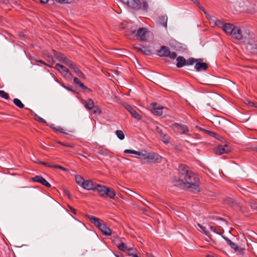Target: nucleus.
Instances as JSON below:
<instances>
[{
	"instance_id": "f257e3e1",
	"label": "nucleus",
	"mask_w": 257,
	"mask_h": 257,
	"mask_svg": "<svg viewBox=\"0 0 257 257\" xmlns=\"http://www.w3.org/2000/svg\"><path fill=\"white\" fill-rule=\"evenodd\" d=\"M180 177H175L173 180L174 185L179 187H186L196 189L198 186L199 178L197 175L189 171L188 167L180 165L179 168Z\"/></svg>"
},
{
	"instance_id": "f03ea898",
	"label": "nucleus",
	"mask_w": 257,
	"mask_h": 257,
	"mask_svg": "<svg viewBox=\"0 0 257 257\" xmlns=\"http://www.w3.org/2000/svg\"><path fill=\"white\" fill-rule=\"evenodd\" d=\"M124 153L142 156L144 159L146 160L149 163H155L160 162L162 159V157L159 155L154 153H149L145 150L136 151L133 150L126 149L124 151Z\"/></svg>"
},
{
	"instance_id": "7ed1b4c3",
	"label": "nucleus",
	"mask_w": 257,
	"mask_h": 257,
	"mask_svg": "<svg viewBox=\"0 0 257 257\" xmlns=\"http://www.w3.org/2000/svg\"><path fill=\"white\" fill-rule=\"evenodd\" d=\"M53 52L57 61L65 63L68 66L72 68L78 77L81 78H85L84 74L71 61L68 60L63 54L56 51H53Z\"/></svg>"
},
{
	"instance_id": "20e7f679",
	"label": "nucleus",
	"mask_w": 257,
	"mask_h": 257,
	"mask_svg": "<svg viewBox=\"0 0 257 257\" xmlns=\"http://www.w3.org/2000/svg\"><path fill=\"white\" fill-rule=\"evenodd\" d=\"M244 43L246 45L247 49L252 53H257V38L253 33L245 37Z\"/></svg>"
},
{
	"instance_id": "39448f33",
	"label": "nucleus",
	"mask_w": 257,
	"mask_h": 257,
	"mask_svg": "<svg viewBox=\"0 0 257 257\" xmlns=\"http://www.w3.org/2000/svg\"><path fill=\"white\" fill-rule=\"evenodd\" d=\"M95 190H96L99 195L102 197H109L111 199H113L115 196V192L113 189L108 188L105 186H102L97 184Z\"/></svg>"
},
{
	"instance_id": "423d86ee",
	"label": "nucleus",
	"mask_w": 257,
	"mask_h": 257,
	"mask_svg": "<svg viewBox=\"0 0 257 257\" xmlns=\"http://www.w3.org/2000/svg\"><path fill=\"white\" fill-rule=\"evenodd\" d=\"M251 34V33H248L246 32L243 33L242 31L239 27H235L231 36L233 38L236 40H242V42L244 43L245 37H247V35H250Z\"/></svg>"
},
{
	"instance_id": "0eeeda50",
	"label": "nucleus",
	"mask_w": 257,
	"mask_h": 257,
	"mask_svg": "<svg viewBox=\"0 0 257 257\" xmlns=\"http://www.w3.org/2000/svg\"><path fill=\"white\" fill-rule=\"evenodd\" d=\"M151 105L153 107L152 112L156 115L160 116L163 113L166 114L168 111L167 107L161 106L156 103H152Z\"/></svg>"
},
{
	"instance_id": "6e6552de",
	"label": "nucleus",
	"mask_w": 257,
	"mask_h": 257,
	"mask_svg": "<svg viewBox=\"0 0 257 257\" xmlns=\"http://www.w3.org/2000/svg\"><path fill=\"white\" fill-rule=\"evenodd\" d=\"M123 4L134 9H139L141 8V0H121Z\"/></svg>"
},
{
	"instance_id": "1a4fd4ad",
	"label": "nucleus",
	"mask_w": 257,
	"mask_h": 257,
	"mask_svg": "<svg viewBox=\"0 0 257 257\" xmlns=\"http://www.w3.org/2000/svg\"><path fill=\"white\" fill-rule=\"evenodd\" d=\"M53 51H54V50H52L53 55H52V62H50L49 61V67H53V68H56L61 74H62L63 72H64L65 71V70L67 69V68H66L64 66H63L61 64H59L58 63H57L55 66L53 65L55 62V61L54 59H56L54 56ZM56 60L57 61V60Z\"/></svg>"
},
{
	"instance_id": "9d476101",
	"label": "nucleus",
	"mask_w": 257,
	"mask_h": 257,
	"mask_svg": "<svg viewBox=\"0 0 257 257\" xmlns=\"http://www.w3.org/2000/svg\"><path fill=\"white\" fill-rule=\"evenodd\" d=\"M229 152L230 149L227 144H225L224 146H218L214 150L215 153L218 155H221L223 154H227Z\"/></svg>"
},
{
	"instance_id": "9b49d317",
	"label": "nucleus",
	"mask_w": 257,
	"mask_h": 257,
	"mask_svg": "<svg viewBox=\"0 0 257 257\" xmlns=\"http://www.w3.org/2000/svg\"><path fill=\"white\" fill-rule=\"evenodd\" d=\"M123 106L135 118L138 120L141 119V115L135 110L133 107L127 103H124Z\"/></svg>"
},
{
	"instance_id": "f8f14e48",
	"label": "nucleus",
	"mask_w": 257,
	"mask_h": 257,
	"mask_svg": "<svg viewBox=\"0 0 257 257\" xmlns=\"http://www.w3.org/2000/svg\"><path fill=\"white\" fill-rule=\"evenodd\" d=\"M174 129L175 131L181 134H186L189 132V130L186 125L178 123H175L174 124Z\"/></svg>"
},
{
	"instance_id": "ddd939ff",
	"label": "nucleus",
	"mask_w": 257,
	"mask_h": 257,
	"mask_svg": "<svg viewBox=\"0 0 257 257\" xmlns=\"http://www.w3.org/2000/svg\"><path fill=\"white\" fill-rule=\"evenodd\" d=\"M201 59H198L195 65V68L197 71H200L202 70H206L208 65L207 63L203 62Z\"/></svg>"
},
{
	"instance_id": "4468645a",
	"label": "nucleus",
	"mask_w": 257,
	"mask_h": 257,
	"mask_svg": "<svg viewBox=\"0 0 257 257\" xmlns=\"http://www.w3.org/2000/svg\"><path fill=\"white\" fill-rule=\"evenodd\" d=\"M96 185L97 184L93 183L92 181L87 180H85L81 187L87 190L95 191Z\"/></svg>"
},
{
	"instance_id": "2eb2a0df",
	"label": "nucleus",
	"mask_w": 257,
	"mask_h": 257,
	"mask_svg": "<svg viewBox=\"0 0 257 257\" xmlns=\"http://www.w3.org/2000/svg\"><path fill=\"white\" fill-rule=\"evenodd\" d=\"M134 48L138 52H140L144 54L149 55L152 54L151 49L147 46H135Z\"/></svg>"
},
{
	"instance_id": "dca6fc26",
	"label": "nucleus",
	"mask_w": 257,
	"mask_h": 257,
	"mask_svg": "<svg viewBox=\"0 0 257 257\" xmlns=\"http://www.w3.org/2000/svg\"><path fill=\"white\" fill-rule=\"evenodd\" d=\"M101 232L105 235H110L111 234V229L102 222L98 227Z\"/></svg>"
},
{
	"instance_id": "f3484780",
	"label": "nucleus",
	"mask_w": 257,
	"mask_h": 257,
	"mask_svg": "<svg viewBox=\"0 0 257 257\" xmlns=\"http://www.w3.org/2000/svg\"><path fill=\"white\" fill-rule=\"evenodd\" d=\"M169 52L170 50L168 47L162 46L160 49L157 51V54L160 57H167Z\"/></svg>"
},
{
	"instance_id": "a211bd4d",
	"label": "nucleus",
	"mask_w": 257,
	"mask_h": 257,
	"mask_svg": "<svg viewBox=\"0 0 257 257\" xmlns=\"http://www.w3.org/2000/svg\"><path fill=\"white\" fill-rule=\"evenodd\" d=\"M32 180L34 182L40 183L46 187H48V182L41 176H36L32 178Z\"/></svg>"
},
{
	"instance_id": "6ab92c4d",
	"label": "nucleus",
	"mask_w": 257,
	"mask_h": 257,
	"mask_svg": "<svg viewBox=\"0 0 257 257\" xmlns=\"http://www.w3.org/2000/svg\"><path fill=\"white\" fill-rule=\"evenodd\" d=\"M147 32L146 29L140 28L138 30L137 35L141 41H145L146 40L145 35Z\"/></svg>"
},
{
	"instance_id": "aec40b11",
	"label": "nucleus",
	"mask_w": 257,
	"mask_h": 257,
	"mask_svg": "<svg viewBox=\"0 0 257 257\" xmlns=\"http://www.w3.org/2000/svg\"><path fill=\"white\" fill-rule=\"evenodd\" d=\"M235 26L229 23H225L222 30L227 34L231 35L234 30Z\"/></svg>"
},
{
	"instance_id": "412c9836",
	"label": "nucleus",
	"mask_w": 257,
	"mask_h": 257,
	"mask_svg": "<svg viewBox=\"0 0 257 257\" xmlns=\"http://www.w3.org/2000/svg\"><path fill=\"white\" fill-rule=\"evenodd\" d=\"M81 102L88 110H91L93 107H94V103L91 99H88L86 100H82Z\"/></svg>"
},
{
	"instance_id": "4be33fe9",
	"label": "nucleus",
	"mask_w": 257,
	"mask_h": 257,
	"mask_svg": "<svg viewBox=\"0 0 257 257\" xmlns=\"http://www.w3.org/2000/svg\"><path fill=\"white\" fill-rule=\"evenodd\" d=\"M176 61L177 62L176 66L178 68H181L186 65V60L182 56H179L177 58Z\"/></svg>"
},
{
	"instance_id": "5701e85b",
	"label": "nucleus",
	"mask_w": 257,
	"mask_h": 257,
	"mask_svg": "<svg viewBox=\"0 0 257 257\" xmlns=\"http://www.w3.org/2000/svg\"><path fill=\"white\" fill-rule=\"evenodd\" d=\"M88 218L90 220V221L93 223L94 225H95L97 227L101 224L102 222L100 221L99 219L96 218L93 216H89Z\"/></svg>"
},
{
	"instance_id": "b1692460",
	"label": "nucleus",
	"mask_w": 257,
	"mask_h": 257,
	"mask_svg": "<svg viewBox=\"0 0 257 257\" xmlns=\"http://www.w3.org/2000/svg\"><path fill=\"white\" fill-rule=\"evenodd\" d=\"M230 247L234 250V251L236 252H237L239 254H242L243 252V249L239 247L237 244L233 242L231 244V245H230Z\"/></svg>"
},
{
	"instance_id": "393cba45",
	"label": "nucleus",
	"mask_w": 257,
	"mask_h": 257,
	"mask_svg": "<svg viewBox=\"0 0 257 257\" xmlns=\"http://www.w3.org/2000/svg\"><path fill=\"white\" fill-rule=\"evenodd\" d=\"M126 252L129 256H132V257H134L135 255H137V250L134 247L128 248Z\"/></svg>"
},
{
	"instance_id": "a878e982",
	"label": "nucleus",
	"mask_w": 257,
	"mask_h": 257,
	"mask_svg": "<svg viewBox=\"0 0 257 257\" xmlns=\"http://www.w3.org/2000/svg\"><path fill=\"white\" fill-rule=\"evenodd\" d=\"M212 21L214 23V25L219 28H223L225 24L222 20L214 19L212 20Z\"/></svg>"
},
{
	"instance_id": "bb28decb",
	"label": "nucleus",
	"mask_w": 257,
	"mask_h": 257,
	"mask_svg": "<svg viewBox=\"0 0 257 257\" xmlns=\"http://www.w3.org/2000/svg\"><path fill=\"white\" fill-rule=\"evenodd\" d=\"M235 128V126L233 124L230 122H227L226 126L225 128V131L229 133L233 132V128Z\"/></svg>"
},
{
	"instance_id": "cd10ccee",
	"label": "nucleus",
	"mask_w": 257,
	"mask_h": 257,
	"mask_svg": "<svg viewBox=\"0 0 257 257\" xmlns=\"http://www.w3.org/2000/svg\"><path fill=\"white\" fill-rule=\"evenodd\" d=\"M161 140L165 144H168L170 141V137L166 133L160 136Z\"/></svg>"
},
{
	"instance_id": "c85d7f7f",
	"label": "nucleus",
	"mask_w": 257,
	"mask_h": 257,
	"mask_svg": "<svg viewBox=\"0 0 257 257\" xmlns=\"http://www.w3.org/2000/svg\"><path fill=\"white\" fill-rule=\"evenodd\" d=\"M13 102L17 107L20 108H23L24 107V104L18 98H14L13 100Z\"/></svg>"
},
{
	"instance_id": "c756f323",
	"label": "nucleus",
	"mask_w": 257,
	"mask_h": 257,
	"mask_svg": "<svg viewBox=\"0 0 257 257\" xmlns=\"http://www.w3.org/2000/svg\"><path fill=\"white\" fill-rule=\"evenodd\" d=\"M61 75L64 77L66 79H71L72 78V74L70 71L67 68L64 72H63Z\"/></svg>"
},
{
	"instance_id": "7c9ffc66",
	"label": "nucleus",
	"mask_w": 257,
	"mask_h": 257,
	"mask_svg": "<svg viewBox=\"0 0 257 257\" xmlns=\"http://www.w3.org/2000/svg\"><path fill=\"white\" fill-rule=\"evenodd\" d=\"M75 180L76 183L81 187L82 186L85 180L80 176L77 175L75 176Z\"/></svg>"
},
{
	"instance_id": "2f4dec72",
	"label": "nucleus",
	"mask_w": 257,
	"mask_h": 257,
	"mask_svg": "<svg viewBox=\"0 0 257 257\" xmlns=\"http://www.w3.org/2000/svg\"><path fill=\"white\" fill-rule=\"evenodd\" d=\"M168 18L166 16H164L160 18L159 21L161 24L164 26L167 27Z\"/></svg>"
},
{
	"instance_id": "473e14b6",
	"label": "nucleus",
	"mask_w": 257,
	"mask_h": 257,
	"mask_svg": "<svg viewBox=\"0 0 257 257\" xmlns=\"http://www.w3.org/2000/svg\"><path fill=\"white\" fill-rule=\"evenodd\" d=\"M49 168H55V169H59L64 172H68L69 170L67 168H65L62 166L57 165H50L49 164Z\"/></svg>"
},
{
	"instance_id": "72a5a7b5",
	"label": "nucleus",
	"mask_w": 257,
	"mask_h": 257,
	"mask_svg": "<svg viewBox=\"0 0 257 257\" xmlns=\"http://www.w3.org/2000/svg\"><path fill=\"white\" fill-rule=\"evenodd\" d=\"M197 59H194L193 58H189L188 60H186V65H192L193 64H196Z\"/></svg>"
},
{
	"instance_id": "f704fd0d",
	"label": "nucleus",
	"mask_w": 257,
	"mask_h": 257,
	"mask_svg": "<svg viewBox=\"0 0 257 257\" xmlns=\"http://www.w3.org/2000/svg\"><path fill=\"white\" fill-rule=\"evenodd\" d=\"M115 134L117 137L121 140H122L124 139V135L122 131L120 130H117L115 132Z\"/></svg>"
},
{
	"instance_id": "c9c22d12",
	"label": "nucleus",
	"mask_w": 257,
	"mask_h": 257,
	"mask_svg": "<svg viewBox=\"0 0 257 257\" xmlns=\"http://www.w3.org/2000/svg\"><path fill=\"white\" fill-rule=\"evenodd\" d=\"M117 247L119 249L125 252H126L128 248L125 244L124 243H120V244L117 245Z\"/></svg>"
},
{
	"instance_id": "e433bc0d",
	"label": "nucleus",
	"mask_w": 257,
	"mask_h": 257,
	"mask_svg": "<svg viewBox=\"0 0 257 257\" xmlns=\"http://www.w3.org/2000/svg\"><path fill=\"white\" fill-rule=\"evenodd\" d=\"M0 97L6 99H9L10 98L9 94L4 90H0Z\"/></svg>"
},
{
	"instance_id": "4c0bfd02",
	"label": "nucleus",
	"mask_w": 257,
	"mask_h": 257,
	"mask_svg": "<svg viewBox=\"0 0 257 257\" xmlns=\"http://www.w3.org/2000/svg\"><path fill=\"white\" fill-rule=\"evenodd\" d=\"M91 110H92V111L93 113H99L100 114L101 113V110L100 109L94 105V107H93Z\"/></svg>"
},
{
	"instance_id": "58836bf2",
	"label": "nucleus",
	"mask_w": 257,
	"mask_h": 257,
	"mask_svg": "<svg viewBox=\"0 0 257 257\" xmlns=\"http://www.w3.org/2000/svg\"><path fill=\"white\" fill-rule=\"evenodd\" d=\"M198 225L207 236H209L210 235L209 231L206 230V228L204 226H203L200 224H198Z\"/></svg>"
},
{
	"instance_id": "ea45409f",
	"label": "nucleus",
	"mask_w": 257,
	"mask_h": 257,
	"mask_svg": "<svg viewBox=\"0 0 257 257\" xmlns=\"http://www.w3.org/2000/svg\"><path fill=\"white\" fill-rule=\"evenodd\" d=\"M244 6V3L242 2H240V1H237L235 5H234V7L236 8H237V7L241 8Z\"/></svg>"
},
{
	"instance_id": "a19ab883",
	"label": "nucleus",
	"mask_w": 257,
	"mask_h": 257,
	"mask_svg": "<svg viewBox=\"0 0 257 257\" xmlns=\"http://www.w3.org/2000/svg\"><path fill=\"white\" fill-rule=\"evenodd\" d=\"M156 131L159 135L160 136L161 135H163V134H164V133L162 131V129L161 128V127L159 126H157L156 127Z\"/></svg>"
},
{
	"instance_id": "79ce46f5",
	"label": "nucleus",
	"mask_w": 257,
	"mask_h": 257,
	"mask_svg": "<svg viewBox=\"0 0 257 257\" xmlns=\"http://www.w3.org/2000/svg\"><path fill=\"white\" fill-rule=\"evenodd\" d=\"M171 59H174L177 57V54L175 52H172L171 53L170 51L169 52V54H168V56Z\"/></svg>"
},
{
	"instance_id": "37998d69",
	"label": "nucleus",
	"mask_w": 257,
	"mask_h": 257,
	"mask_svg": "<svg viewBox=\"0 0 257 257\" xmlns=\"http://www.w3.org/2000/svg\"><path fill=\"white\" fill-rule=\"evenodd\" d=\"M55 1L60 4H69L71 2V0H55Z\"/></svg>"
},
{
	"instance_id": "c03bdc74",
	"label": "nucleus",
	"mask_w": 257,
	"mask_h": 257,
	"mask_svg": "<svg viewBox=\"0 0 257 257\" xmlns=\"http://www.w3.org/2000/svg\"><path fill=\"white\" fill-rule=\"evenodd\" d=\"M245 103L250 106L256 107V105L253 102L250 101L249 100H246L245 101Z\"/></svg>"
},
{
	"instance_id": "a18cd8bd",
	"label": "nucleus",
	"mask_w": 257,
	"mask_h": 257,
	"mask_svg": "<svg viewBox=\"0 0 257 257\" xmlns=\"http://www.w3.org/2000/svg\"><path fill=\"white\" fill-rule=\"evenodd\" d=\"M68 208H69V210H68L69 211L73 213L74 214H75V215L77 214V213H76L77 211L76 209H75L74 208H73V207H72L70 206H68Z\"/></svg>"
},
{
	"instance_id": "49530a36",
	"label": "nucleus",
	"mask_w": 257,
	"mask_h": 257,
	"mask_svg": "<svg viewBox=\"0 0 257 257\" xmlns=\"http://www.w3.org/2000/svg\"><path fill=\"white\" fill-rule=\"evenodd\" d=\"M36 119L40 122L45 123H46V121L43 118L38 116L37 115H36Z\"/></svg>"
},
{
	"instance_id": "de8ad7c7",
	"label": "nucleus",
	"mask_w": 257,
	"mask_h": 257,
	"mask_svg": "<svg viewBox=\"0 0 257 257\" xmlns=\"http://www.w3.org/2000/svg\"><path fill=\"white\" fill-rule=\"evenodd\" d=\"M226 203L229 205H233L234 200L232 198H229V199L226 200Z\"/></svg>"
},
{
	"instance_id": "09e8293b",
	"label": "nucleus",
	"mask_w": 257,
	"mask_h": 257,
	"mask_svg": "<svg viewBox=\"0 0 257 257\" xmlns=\"http://www.w3.org/2000/svg\"><path fill=\"white\" fill-rule=\"evenodd\" d=\"M210 230L216 233H219L218 232L217 228L216 227H213V226H210Z\"/></svg>"
},
{
	"instance_id": "8fccbe9b",
	"label": "nucleus",
	"mask_w": 257,
	"mask_h": 257,
	"mask_svg": "<svg viewBox=\"0 0 257 257\" xmlns=\"http://www.w3.org/2000/svg\"><path fill=\"white\" fill-rule=\"evenodd\" d=\"M141 1H142L141 0ZM143 5V7L144 9H147V3L146 2H144L143 0H142V2H141V6Z\"/></svg>"
},
{
	"instance_id": "3c124183",
	"label": "nucleus",
	"mask_w": 257,
	"mask_h": 257,
	"mask_svg": "<svg viewBox=\"0 0 257 257\" xmlns=\"http://www.w3.org/2000/svg\"><path fill=\"white\" fill-rule=\"evenodd\" d=\"M223 237L226 240L227 243L228 245H229L230 246L231 245V244L233 243L232 241H231L230 239H229L227 237Z\"/></svg>"
},
{
	"instance_id": "603ef678",
	"label": "nucleus",
	"mask_w": 257,
	"mask_h": 257,
	"mask_svg": "<svg viewBox=\"0 0 257 257\" xmlns=\"http://www.w3.org/2000/svg\"><path fill=\"white\" fill-rule=\"evenodd\" d=\"M223 237L226 240L227 243L228 245H229L230 246L231 245V244L233 243L232 241H231L230 239H229L227 237Z\"/></svg>"
},
{
	"instance_id": "864d4df0",
	"label": "nucleus",
	"mask_w": 257,
	"mask_h": 257,
	"mask_svg": "<svg viewBox=\"0 0 257 257\" xmlns=\"http://www.w3.org/2000/svg\"><path fill=\"white\" fill-rule=\"evenodd\" d=\"M74 82L76 84H79V83H80L81 81L77 77H74Z\"/></svg>"
},
{
	"instance_id": "5fc2aeb1",
	"label": "nucleus",
	"mask_w": 257,
	"mask_h": 257,
	"mask_svg": "<svg viewBox=\"0 0 257 257\" xmlns=\"http://www.w3.org/2000/svg\"><path fill=\"white\" fill-rule=\"evenodd\" d=\"M206 257H218L216 254L210 253L206 255Z\"/></svg>"
},
{
	"instance_id": "6e6d98bb",
	"label": "nucleus",
	"mask_w": 257,
	"mask_h": 257,
	"mask_svg": "<svg viewBox=\"0 0 257 257\" xmlns=\"http://www.w3.org/2000/svg\"><path fill=\"white\" fill-rule=\"evenodd\" d=\"M51 127H52V128L54 129L56 132H61V133H63V132L62 131V130H63L62 128L57 129V128H55L53 127L52 125L51 126Z\"/></svg>"
},
{
	"instance_id": "4d7b16f0",
	"label": "nucleus",
	"mask_w": 257,
	"mask_h": 257,
	"mask_svg": "<svg viewBox=\"0 0 257 257\" xmlns=\"http://www.w3.org/2000/svg\"><path fill=\"white\" fill-rule=\"evenodd\" d=\"M78 85L80 86V87H81L82 88H84V89H86L87 88V87L82 82H80V83H79Z\"/></svg>"
},
{
	"instance_id": "13d9d810",
	"label": "nucleus",
	"mask_w": 257,
	"mask_h": 257,
	"mask_svg": "<svg viewBox=\"0 0 257 257\" xmlns=\"http://www.w3.org/2000/svg\"><path fill=\"white\" fill-rule=\"evenodd\" d=\"M62 145L64 146H66V147H71V148H72L73 147V145H71L70 144H61Z\"/></svg>"
},
{
	"instance_id": "bf43d9fd",
	"label": "nucleus",
	"mask_w": 257,
	"mask_h": 257,
	"mask_svg": "<svg viewBox=\"0 0 257 257\" xmlns=\"http://www.w3.org/2000/svg\"><path fill=\"white\" fill-rule=\"evenodd\" d=\"M64 192H65V194L68 196V197H70V194L69 193V192L67 190H64Z\"/></svg>"
},
{
	"instance_id": "052dcab7",
	"label": "nucleus",
	"mask_w": 257,
	"mask_h": 257,
	"mask_svg": "<svg viewBox=\"0 0 257 257\" xmlns=\"http://www.w3.org/2000/svg\"><path fill=\"white\" fill-rule=\"evenodd\" d=\"M40 1L41 2V3L46 4V3H47V2H48V0H40Z\"/></svg>"
},
{
	"instance_id": "680f3d73",
	"label": "nucleus",
	"mask_w": 257,
	"mask_h": 257,
	"mask_svg": "<svg viewBox=\"0 0 257 257\" xmlns=\"http://www.w3.org/2000/svg\"><path fill=\"white\" fill-rule=\"evenodd\" d=\"M194 3L196 4V5H197V6L199 7L200 4L198 1H195L194 2Z\"/></svg>"
},
{
	"instance_id": "e2e57ef3",
	"label": "nucleus",
	"mask_w": 257,
	"mask_h": 257,
	"mask_svg": "<svg viewBox=\"0 0 257 257\" xmlns=\"http://www.w3.org/2000/svg\"><path fill=\"white\" fill-rule=\"evenodd\" d=\"M42 164L45 166H47V165H48V164L47 163H45V162H42Z\"/></svg>"
},
{
	"instance_id": "0e129e2a",
	"label": "nucleus",
	"mask_w": 257,
	"mask_h": 257,
	"mask_svg": "<svg viewBox=\"0 0 257 257\" xmlns=\"http://www.w3.org/2000/svg\"><path fill=\"white\" fill-rule=\"evenodd\" d=\"M40 62H41V63H44L45 65H48V64H47L46 63H44V62H42V61H40Z\"/></svg>"
},
{
	"instance_id": "69168bd1",
	"label": "nucleus",
	"mask_w": 257,
	"mask_h": 257,
	"mask_svg": "<svg viewBox=\"0 0 257 257\" xmlns=\"http://www.w3.org/2000/svg\"><path fill=\"white\" fill-rule=\"evenodd\" d=\"M240 209H241V210L242 212H243V211H244V209H243V207H241Z\"/></svg>"
},
{
	"instance_id": "338daca9",
	"label": "nucleus",
	"mask_w": 257,
	"mask_h": 257,
	"mask_svg": "<svg viewBox=\"0 0 257 257\" xmlns=\"http://www.w3.org/2000/svg\"><path fill=\"white\" fill-rule=\"evenodd\" d=\"M82 156L83 157H85V158H86V156H84V155H82Z\"/></svg>"
},
{
	"instance_id": "774afa93",
	"label": "nucleus",
	"mask_w": 257,
	"mask_h": 257,
	"mask_svg": "<svg viewBox=\"0 0 257 257\" xmlns=\"http://www.w3.org/2000/svg\"><path fill=\"white\" fill-rule=\"evenodd\" d=\"M84 155H88L86 153H84Z\"/></svg>"
}]
</instances>
